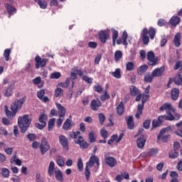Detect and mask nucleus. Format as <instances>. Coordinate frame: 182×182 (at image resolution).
<instances>
[{
	"instance_id": "obj_1",
	"label": "nucleus",
	"mask_w": 182,
	"mask_h": 182,
	"mask_svg": "<svg viewBox=\"0 0 182 182\" xmlns=\"http://www.w3.org/2000/svg\"><path fill=\"white\" fill-rule=\"evenodd\" d=\"M160 112H166L167 115H162L158 117L159 123L164 122V120H174V107L170 103H165L159 108Z\"/></svg>"
},
{
	"instance_id": "obj_2",
	"label": "nucleus",
	"mask_w": 182,
	"mask_h": 182,
	"mask_svg": "<svg viewBox=\"0 0 182 182\" xmlns=\"http://www.w3.org/2000/svg\"><path fill=\"white\" fill-rule=\"evenodd\" d=\"M99 158L95 155H92L90 158L89 161L86 163L85 168V174L86 177V180L89 181V178H90V168L95 166V168L97 170L99 168V166H100V163L99 162Z\"/></svg>"
},
{
	"instance_id": "obj_3",
	"label": "nucleus",
	"mask_w": 182,
	"mask_h": 182,
	"mask_svg": "<svg viewBox=\"0 0 182 182\" xmlns=\"http://www.w3.org/2000/svg\"><path fill=\"white\" fill-rule=\"evenodd\" d=\"M26 100V98L23 97L20 100H15L14 103L11 104V111L6 110V114L9 119H13V117H15V114H16V112H18V109H21L22 107V105L25 103V101Z\"/></svg>"
},
{
	"instance_id": "obj_4",
	"label": "nucleus",
	"mask_w": 182,
	"mask_h": 182,
	"mask_svg": "<svg viewBox=\"0 0 182 182\" xmlns=\"http://www.w3.org/2000/svg\"><path fill=\"white\" fill-rule=\"evenodd\" d=\"M48 174L50 177H53L55 174L57 181L63 182V173L60 169L55 170V162L50 161L48 165Z\"/></svg>"
},
{
	"instance_id": "obj_5",
	"label": "nucleus",
	"mask_w": 182,
	"mask_h": 182,
	"mask_svg": "<svg viewBox=\"0 0 182 182\" xmlns=\"http://www.w3.org/2000/svg\"><path fill=\"white\" fill-rule=\"evenodd\" d=\"M149 33L150 39H154V36H156V28L153 27H150L149 30L147 28H144L141 33V36L142 38L144 45H147L149 42Z\"/></svg>"
},
{
	"instance_id": "obj_6",
	"label": "nucleus",
	"mask_w": 182,
	"mask_h": 182,
	"mask_svg": "<svg viewBox=\"0 0 182 182\" xmlns=\"http://www.w3.org/2000/svg\"><path fill=\"white\" fill-rule=\"evenodd\" d=\"M32 120L29 119V115H24L22 117H19L18 119V126L21 129V133H26V130L29 127V124Z\"/></svg>"
},
{
	"instance_id": "obj_7",
	"label": "nucleus",
	"mask_w": 182,
	"mask_h": 182,
	"mask_svg": "<svg viewBox=\"0 0 182 182\" xmlns=\"http://www.w3.org/2000/svg\"><path fill=\"white\" fill-rule=\"evenodd\" d=\"M55 106L60 112L59 118L57 119V127H60V126H62V123H63V120H65L66 109L59 103H55Z\"/></svg>"
},
{
	"instance_id": "obj_8",
	"label": "nucleus",
	"mask_w": 182,
	"mask_h": 182,
	"mask_svg": "<svg viewBox=\"0 0 182 182\" xmlns=\"http://www.w3.org/2000/svg\"><path fill=\"white\" fill-rule=\"evenodd\" d=\"M98 36L102 43H106V41H107V39L110 38V31L109 30L100 31L98 33Z\"/></svg>"
},
{
	"instance_id": "obj_9",
	"label": "nucleus",
	"mask_w": 182,
	"mask_h": 182,
	"mask_svg": "<svg viewBox=\"0 0 182 182\" xmlns=\"http://www.w3.org/2000/svg\"><path fill=\"white\" fill-rule=\"evenodd\" d=\"M41 152V154H46L47 151H48L50 149V146L49 145V142H48V140L46 138H43L41 139V143L40 145Z\"/></svg>"
},
{
	"instance_id": "obj_10",
	"label": "nucleus",
	"mask_w": 182,
	"mask_h": 182,
	"mask_svg": "<svg viewBox=\"0 0 182 182\" xmlns=\"http://www.w3.org/2000/svg\"><path fill=\"white\" fill-rule=\"evenodd\" d=\"M130 93L132 96H136V102H140V99H141V92H140L139 88L132 85L130 87Z\"/></svg>"
},
{
	"instance_id": "obj_11",
	"label": "nucleus",
	"mask_w": 182,
	"mask_h": 182,
	"mask_svg": "<svg viewBox=\"0 0 182 182\" xmlns=\"http://www.w3.org/2000/svg\"><path fill=\"white\" fill-rule=\"evenodd\" d=\"M58 140L64 150H69V141L65 135H60Z\"/></svg>"
},
{
	"instance_id": "obj_12",
	"label": "nucleus",
	"mask_w": 182,
	"mask_h": 182,
	"mask_svg": "<svg viewBox=\"0 0 182 182\" xmlns=\"http://www.w3.org/2000/svg\"><path fill=\"white\" fill-rule=\"evenodd\" d=\"M35 60L36 62V69H39V68H45V66H46V59L45 58L42 59L39 55H37L35 58Z\"/></svg>"
},
{
	"instance_id": "obj_13",
	"label": "nucleus",
	"mask_w": 182,
	"mask_h": 182,
	"mask_svg": "<svg viewBox=\"0 0 182 182\" xmlns=\"http://www.w3.org/2000/svg\"><path fill=\"white\" fill-rule=\"evenodd\" d=\"M74 141L75 144H79L80 149H87L89 147V144H87V142L82 136H78V139H75Z\"/></svg>"
},
{
	"instance_id": "obj_14",
	"label": "nucleus",
	"mask_w": 182,
	"mask_h": 182,
	"mask_svg": "<svg viewBox=\"0 0 182 182\" xmlns=\"http://www.w3.org/2000/svg\"><path fill=\"white\" fill-rule=\"evenodd\" d=\"M146 144V137L144 135H140L136 139V146L138 149H143Z\"/></svg>"
},
{
	"instance_id": "obj_15",
	"label": "nucleus",
	"mask_w": 182,
	"mask_h": 182,
	"mask_svg": "<svg viewBox=\"0 0 182 182\" xmlns=\"http://www.w3.org/2000/svg\"><path fill=\"white\" fill-rule=\"evenodd\" d=\"M147 59L149 60V65L151 66H154V65L157 63V59L154 58V53H153V51H149L147 53Z\"/></svg>"
},
{
	"instance_id": "obj_16",
	"label": "nucleus",
	"mask_w": 182,
	"mask_h": 182,
	"mask_svg": "<svg viewBox=\"0 0 182 182\" xmlns=\"http://www.w3.org/2000/svg\"><path fill=\"white\" fill-rule=\"evenodd\" d=\"M102 106V102H100V100L99 99L97 100H92L90 103V107L92 110L96 111L99 107Z\"/></svg>"
},
{
	"instance_id": "obj_17",
	"label": "nucleus",
	"mask_w": 182,
	"mask_h": 182,
	"mask_svg": "<svg viewBox=\"0 0 182 182\" xmlns=\"http://www.w3.org/2000/svg\"><path fill=\"white\" fill-rule=\"evenodd\" d=\"M165 68L164 66L159 68H156L155 70H154L152 71V76H154V77H157L159 76H161V75H163V73L165 70Z\"/></svg>"
},
{
	"instance_id": "obj_18",
	"label": "nucleus",
	"mask_w": 182,
	"mask_h": 182,
	"mask_svg": "<svg viewBox=\"0 0 182 182\" xmlns=\"http://www.w3.org/2000/svg\"><path fill=\"white\" fill-rule=\"evenodd\" d=\"M105 163L109 167H114L117 164V161L114 158L109 156L105 159Z\"/></svg>"
},
{
	"instance_id": "obj_19",
	"label": "nucleus",
	"mask_w": 182,
	"mask_h": 182,
	"mask_svg": "<svg viewBox=\"0 0 182 182\" xmlns=\"http://www.w3.org/2000/svg\"><path fill=\"white\" fill-rule=\"evenodd\" d=\"M173 43L176 46V48H178L180 45L181 44V33H177L173 38Z\"/></svg>"
},
{
	"instance_id": "obj_20",
	"label": "nucleus",
	"mask_w": 182,
	"mask_h": 182,
	"mask_svg": "<svg viewBox=\"0 0 182 182\" xmlns=\"http://www.w3.org/2000/svg\"><path fill=\"white\" fill-rule=\"evenodd\" d=\"M37 96H38V99H40V100H42L43 102H44V103H46V102H48V100H49L48 97H43V96H45V90H43L38 91L37 93Z\"/></svg>"
},
{
	"instance_id": "obj_21",
	"label": "nucleus",
	"mask_w": 182,
	"mask_h": 182,
	"mask_svg": "<svg viewBox=\"0 0 182 182\" xmlns=\"http://www.w3.org/2000/svg\"><path fill=\"white\" fill-rule=\"evenodd\" d=\"M169 23L171 25V26H177L178 23H180V17L178 16H173L170 20H169Z\"/></svg>"
},
{
	"instance_id": "obj_22",
	"label": "nucleus",
	"mask_w": 182,
	"mask_h": 182,
	"mask_svg": "<svg viewBox=\"0 0 182 182\" xmlns=\"http://www.w3.org/2000/svg\"><path fill=\"white\" fill-rule=\"evenodd\" d=\"M6 9L9 15H14V14H16V9L14 6H11V4L6 3L5 4Z\"/></svg>"
},
{
	"instance_id": "obj_23",
	"label": "nucleus",
	"mask_w": 182,
	"mask_h": 182,
	"mask_svg": "<svg viewBox=\"0 0 182 182\" xmlns=\"http://www.w3.org/2000/svg\"><path fill=\"white\" fill-rule=\"evenodd\" d=\"M125 119L127 120L128 129H130L132 130L134 127V122L133 121V117H127Z\"/></svg>"
},
{
	"instance_id": "obj_24",
	"label": "nucleus",
	"mask_w": 182,
	"mask_h": 182,
	"mask_svg": "<svg viewBox=\"0 0 182 182\" xmlns=\"http://www.w3.org/2000/svg\"><path fill=\"white\" fill-rule=\"evenodd\" d=\"M11 164H15L16 166H22V161L16 158V155H14L10 159Z\"/></svg>"
},
{
	"instance_id": "obj_25",
	"label": "nucleus",
	"mask_w": 182,
	"mask_h": 182,
	"mask_svg": "<svg viewBox=\"0 0 182 182\" xmlns=\"http://www.w3.org/2000/svg\"><path fill=\"white\" fill-rule=\"evenodd\" d=\"M171 95L173 100H177V99H178V95H180V91L177 88H173L171 92Z\"/></svg>"
},
{
	"instance_id": "obj_26",
	"label": "nucleus",
	"mask_w": 182,
	"mask_h": 182,
	"mask_svg": "<svg viewBox=\"0 0 182 182\" xmlns=\"http://www.w3.org/2000/svg\"><path fill=\"white\" fill-rule=\"evenodd\" d=\"M117 112L119 116H122V114L124 113V106L123 102H120L119 105L117 107Z\"/></svg>"
},
{
	"instance_id": "obj_27",
	"label": "nucleus",
	"mask_w": 182,
	"mask_h": 182,
	"mask_svg": "<svg viewBox=\"0 0 182 182\" xmlns=\"http://www.w3.org/2000/svg\"><path fill=\"white\" fill-rule=\"evenodd\" d=\"M72 126V120L70 119H68L63 125V130H69L70 129V127Z\"/></svg>"
},
{
	"instance_id": "obj_28",
	"label": "nucleus",
	"mask_w": 182,
	"mask_h": 182,
	"mask_svg": "<svg viewBox=\"0 0 182 182\" xmlns=\"http://www.w3.org/2000/svg\"><path fill=\"white\" fill-rule=\"evenodd\" d=\"M112 42L113 46L116 45V40L119 38V31L117 30L112 29Z\"/></svg>"
},
{
	"instance_id": "obj_29",
	"label": "nucleus",
	"mask_w": 182,
	"mask_h": 182,
	"mask_svg": "<svg viewBox=\"0 0 182 182\" xmlns=\"http://www.w3.org/2000/svg\"><path fill=\"white\" fill-rule=\"evenodd\" d=\"M147 69H149V67L146 65H141L139 68H138L137 72L139 75H143L145 72H147Z\"/></svg>"
},
{
	"instance_id": "obj_30",
	"label": "nucleus",
	"mask_w": 182,
	"mask_h": 182,
	"mask_svg": "<svg viewBox=\"0 0 182 182\" xmlns=\"http://www.w3.org/2000/svg\"><path fill=\"white\" fill-rule=\"evenodd\" d=\"M173 82L175 85H178V86H180V85H182L181 75L178 74V75L175 76V77L173 78Z\"/></svg>"
},
{
	"instance_id": "obj_31",
	"label": "nucleus",
	"mask_w": 182,
	"mask_h": 182,
	"mask_svg": "<svg viewBox=\"0 0 182 182\" xmlns=\"http://www.w3.org/2000/svg\"><path fill=\"white\" fill-rule=\"evenodd\" d=\"M69 136L71 137V139H75V140H77V137H80V132H69Z\"/></svg>"
},
{
	"instance_id": "obj_32",
	"label": "nucleus",
	"mask_w": 182,
	"mask_h": 182,
	"mask_svg": "<svg viewBox=\"0 0 182 182\" xmlns=\"http://www.w3.org/2000/svg\"><path fill=\"white\" fill-rule=\"evenodd\" d=\"M111 75L116 79H120L122 77L120 68H117L114 72L111 73Z\"/></svg>"
},
{
	"instance_id": "obj_33",
	"label": "nucleus",
	"mask_w": 182,
	"mask_h": 182,
	"mask_svg": "<svg viewBox=\"0 0 182 182\" xmlns=\"http://www.w3.org/2000/svg\"><path fill=\"white\" fill-rule=\"evenodd\" d=\"M114 60L116 62H119V60H120V59H122V56H123V53L120 51V50H117L114 54Z\"/></svg>"
},
{
	"instance_id": "obj_34",
	"label": "nucleus",
	"mask_w": 182,
	"mask_h": 182,
	"mask_svg": "<svg viewBox=\"0 0 182 182\" xmlns=\"http://www.w3.org/2000/svg\"><path fill=\"white\" fill-rule=\"evenodd\" d=\"M176 127H178V130L175 132L176 134H177L178 136H180V137H182V121L180 122H178L176 124Z\"/></svg>"
},
{
	"instance_id": "obj_35",
	"label": "nucleus",
	"mask_w": 182,
	"mask_h": 182,
	"mask_svg": "<svg viewBox=\"0 0 182 182\" xmlns=\"http://www.w3.org/2000/svg\"><path fill=\"white\" fill-rule=\"evenodd\" d=\"M12 90H14V87H12V85H9L4 93V96H6V97H9L10 96H12Z\"/></svg>"
},
{
	"instance_id": "obj_36",
	"label": "nucleus",
	"mask_w": 182,
	"mask_h": 182,
	"mask_svg": "<svg viewBox=\"0 0 182 182\" xmlns=\"http://www.w3.org/2000/svg\"><path fill=\"white\" fill-rule=\"evenodd\" d=\"M138 111L135 114V117H136V119H139V117H140V115L142 114L143 113V104H139L138 105Z\"/></svg>"
},
{
	"instance_id": "obj_37",
	"label": "nucleus",
	"mask_w": 182,
	"mask_h": 182,
	"mask_svg": "<svg viewBox=\"0 0 182 182\" xmlns=\"http://www.w3.org/2000/svg\"><path fill=\"white\" fill-rule=\"evenodd\" d=\"M1 175L5 178H8V177H9V169L6 168H1Z\"/></svg>"
},
{
	"instance_id": "obj_38",
	"label": "nucleus",
	"mask_w": 182,
	"mask_h": 182,
	"mask_svg": "<svg viewBox=\"0 0 182 182\" xmlns=\"http://www.w3.org/2000/svg\"><path fill=\"white\" fill-rule=\"evenodd\" d=\"M56 163L59 167H63V166H65V160L63 159V157L59 156L57 158Z\"/></svg>"
},
{
	"instance_id": "obj_39",
	"label": "nucleus",
	"mask_w": 182,
	"mask_h": 182,
	"mask_svg": "<svg viewBox=\"0 0 182 182\" xmlns=\"http://www.w3.org/2000/svg\"><path fill=\"white\" fill-rule=\"evenodd\" d=\"M39 122L41 123H45L46 125V122H48V116L45 114H41L39 117Z\"/></svg>"
},
{
	"instance_id": "obj_40",
	"label": "nucleus",
	"mask_w": 182,
	"mask_h": 182,
	"mask_svg": "<svg viewBox=\"0 0 182 182\" xmlns=\"http://www.w3.org/2000/svg\"><path fill=\"white\" fill-rule=\"evenodd\" d=\"M70 83V79L67 78L65 82H59L58 86L60 87H68Z\"/></svg>"
},
{
	"instance_id": "obj_41",
	"label": "nucleus",
	"mask_w": 182,
	"mask_h": 182,
	"mask_svg": "<svg viewBox=\"0 0 182 182\" xmlns=\"http://www.w3.org/2000/svg\"><path fill=\"white\" fill-rule=\"evenodd\" d=\"M55 122H56V119L53 118L48 121V132H50L53 127L55 126Z\"/></svg>"
},
{
	"instance_id": "obj_42",
	"label": "nucleus",
	"mask_w": 182,
	"mask_h": 182,
	"mask_svg": "<svg viewBox=\"0 0 182 182\" xmlns=\"http://www.w3.org/2000/svg\"><path fill=\"white\" fill-rule=\"evenodd\" d=\"M77 166L79 171H83V162L82 161V158H78Z\"/></svg>"
},
{
	"instance_id": "obj_43",
	"label": "nucleus",
	"mask_w": 182,
	"mask_h": 182,
	"mask_svg": "<svg viewBox=\"0 0 182 182\" xmlns=\"http://www.w3.org/2000/svg\"><path fill=\"white\" fill-rule=\"evenodd\" d=\"M89 140L90 143H95L96 141V136H95V132L91 131L89 134Z\"/></svg>"
},
{
	"instance_id": "obj_44",
	"label": "nucleus",
	"mask_w": 182,
	"mask_h": 182,
	"mask_svg": "<svg viewBox=\"0 0 182 182\" xmlns=\"http://www.w3.org/2000/svg\"><path fill=\"white\" fill-rule=\"evenodd\" d=\"M36 2L38 3L40 8H41V9H46V7L48 6V4L46 3V1H42L41 0H37Z\"/></svg>"
},
{
	"instance_id": "obj_45",
	"label": "nucleus",
	"mask_w": 182,
	"mask_h": 182,
	"mask_svg": "<svg viewBox=\"0 0 182 182\" xmlns=\"http://www.w3.org/2000/svg\"><path fill=\"white\" fill-rule=\"evenodd\" d=\"M10 55H11V49H9V48L6 49L4 53V56L5 60L6 62H8V60H9Z\"/></svg>"
},
{
	"instance_id": "obj_46",
	"label": "nucleus",
	"mask_w": 182,
	"mask_h": 182,
	"mask_svg": "<svg viewBox=\"0 0 182 182\" xmlns=\"http://www.w3.org/2000/svg\"><path fill=\"white\" fill-rule=\"evenodd\" d=\"M62 76V74L59 72H54L50 74V79H59Z\"/></svg>"
},
{
	"instance_id": "obj_47",
	"label": "nucleus",
	"mask_w": 182,
	"mask_h": 182,
	"mask_svg": "<svg viewBox=\"0 0 182 182\" xmlns=\"http://www.w3.org/2000/svg\"><path fill=\"white\" fill-rule=\"evenodd\" d=\"M126 69L128 71L134 70V63L133 62H129L126 65Z\"/></svg>"
},
{
	"instance_id": "obj_48",
	"label": "nucleus",
	"mask_w": 182,
	"mask_h": 182,
	"mask_svg": "<svg viewBox=\"0 0 182 182\" xmlns=\"http://www.w3.org/2000/svg\"><path fill=\"white\" fill-rule=\"evenodd\" d=\"M153 77H154V76H153V73H151V75L150 74H146L144 75V80L145 82H149V83H150V82H151V80H153Z\"/></svg>"
},
{
	"instance_id": "obj_49",
	"label": "nucleus",
	"mask_w": 182,
	"mask_h": 182,
	"mask_svg": "<svg viewBox=\"0 0 182 182\" xmlns=\"http://www.w3.org/2000/svg\"><path fill=\"white\" fill-rule=\"evenodd\" d=\"M169 157L170 159H177L178 157V152L176 150H172L171 153H169Z\"/></svg>"
},
{
	"instance_id": "obj_50",
	"label": "nucleus",
	"mask_w": 182,
	"mask_h": 182,
	"mask_svg": "<svg viewBox=\"0 0 182 182\" xmlns=\"http://www.w3.org/2000/svg\"><path fill=\"white\" fill-rule=\"evenodd\" d=\"M109 97H110V95H109V94H107V90H105L104 91V95H102V96H101V100L102 101V102H105V100H107V99H109Z\"/></svg>"
},
{
	"instance_id": "obj_51",
	"label": "nucleus",
	"mask_w": 182,
	"mask_h": 182,
	"mask_svg": "<svg viewBox=\"0 0 182 182\" xmlns=\"http://www.w3.org/2000/svg\"><path fill=\"white\" fill-rule=\"evenodd\" d=\"M147 99H149V94H143L141 103V105H142V107H144V103L147 102Z\"/></svg>"
},
{
	"instance_id": "obj_52",
	"label": "nucleus",
	"mask_w": 182,
	"mask_h": 182,
	"mask_svg": "<svg viewBox=\"0 0 182 182\" xmlns=\"http://www.w3.org/2000/svg\"><path fill=\"white\" fill-rule=\"evenodd\" d=\"M63 90L60 87H57L55 90V97H59L60 96H62Z\"/></svg>"
},
{
	"instance_id": "obj_53",
	"label": "nucleus",
	"mask_w": 182,
	"mask_h": 182,
	"mask_svg": "<svg viewBox=\"0 0 182 182\" xmlns=\"http://www.w3.org/2000/svg\"><path fill=\"white\" fill-rule=\"evenodd\" d=\"M27 139L29 141H35V140H36V135L35 134H28L27 135Z\"/></svg>"
},
{
	"instance_id": "obj_54",
	"label": "nucleus",
	"mask_w": 182,
	"mask_h": 182,
	"mask_svg": "<svg viewBox=\"0 0 182 182\" xmlns=\"http://www.w3.org/2000/svg\"><path fill=\"white\" fill-rule=\"evenodd\" d=\"M166 43H167V37L166 36H161V40L160 42V46H166Z\"/></svg>"
},
{
	"instance_id": "obj_55",
	"label": "nucleus",
	"mask_w": 182,
	"mask_h": 182,
	"mask_svg": "<svg viewBox=\"0 0 182 182\" xmlns=\"http://www.w3.org/2000/svg\"><path fill=\"white\" fill-rule=\"evenodd\" d=\"M93 89L95 92H97V93H100L103 90V88L102 87V85H95L93 87Z\"/></svg>"
},
{
	"instance_id": "obj_56",
	"label": "nucleus",
	"mask_w": 182,
	"mask_h": 182,
	"mask_svg": "<svg viewBox=\"0 0 182 182\" xmlns=\"http://www.w3.org/2000/svg\"><path fill=\"white\" fill-rule=\"evenodd\" d=\"M46 127V125L45 123H41V124L36 123V127L37 129H39V130H42V129H45Z\"/></svg>"
},
{
	"instance_id": "obj_57",
	"label": "nucleus",
	"mask_w": 182,
	"mask_h": 182,
	"mask_svg": "<svg viewBox=\"0 0 182 182\" xmlns=\"http://www.w3.org/2000/svg\"><path fill=\"white\" fill-rule=\"evenodd\" d=\"M83 80H85V82H87V83H92L93 82V79L87 75L83 76Z\"/></svg>"
},
{
	"instance_id": "obj_58",
	"label": "nucleus",
	"mask_w": 182,
	"mask_h": 182,
	"mask_svg": "<svg viewBox=\"0 0 182 182\" xmlns=\"http://www.w3.org/2000/svg\"><path fill=\"white\" fill-rule=\"evenodd\" d=\"M88 46L89 48H92V49H96V48L97 47V43L90 41L88 43Z\"/></svg>"
},
{
	"instance_id": "obj_59",
	"label": "nucleus",
	"mask_w": 182,
	"mask_h": 182,
	"mask_svg": "<svg viewBox=\"0 0 182 182\" xmlns=\"http://www.w3.org/2000/svg\"><path fill=\"white\" fill-rule=\"evenodd\" d=\"M105 119H106V117H105V114H99V120H100V124H103V123H105Z\"/></svg>"
},
{
	"instance_id": "obj_60",
	"label": "nucleus",
	"mask_w": 182,
	"mask_h": 182,
	"mask_svg": "<svg viewBox=\"0 0 182 182\" xmlns=\"http://www.w3.org/2000/svg\"><path fill=\"white\" fill-rule=\"evenodd\" d=\"M4 151H5V153H6V154H8L9 156H11L12 154V152L14 151V148H12V147L5 148Z\"/></svg>"
},
{
	"instance_id": "obj_61",
	"label": "nucleus",
	"mask_w": 182,
	"mask_h": 182,
	"mask_svg": "<svg viewBox=\"0 0 182 182\" xmlns=\"http://www.w3.org/2000/svg\"><path fill=\"white\" fill-rule=\"evenodd\" d=\"M73 72H75L76 75H79V76H83V72L80 70H77V68H73Z\"/></svg>"
},
{
	"instance_id": "obj_62",
	"label": "nucleus",
	"mask_w": 182,
	"mask_h": 182,
	"mask_svg": "<svg viewBox=\"0 0 182 182\" xmlns=\"http://www.w3.org/2000/svg\"><path fill=\"white\" fill-rule=\"evenodd\" d=\"M150 123H151L150 119L145 120L143 124L144 129H149L150 127Z\"/></svg>"
},
{
	"instance_id": "obj_63",
	"label": "nucleus",
	"mask_w": 182,
	"mask_h": 182,
	"mask_svg": "<svg viewBox=\"0 0 182 182\" xmlns=\"http://www.w3.org/2000/svg\"><path fill=\"white\" fill-rule=\"evenodd\" d=\"M41 81L42 79L41 78V77H37L33 80V83H34V85H39V83H41Z\"/></svg>"
},
{
	"instance_id": "obj_64",
	"label": "nucleus",
	"mask_w": 182,
	"mask_h": 182,
	"mask_svg": "<svg viewBox=\"0 0 182 182\" xmlns=\"http://www.w3.org/2000/svg\"><path fill=\"white\" fill-rule=\"evenodd\" d=\"M107 131H106L105 129H101V136L102 137H103V139H106V138L107 137Z\"/></svg>"
}]
</instances>
